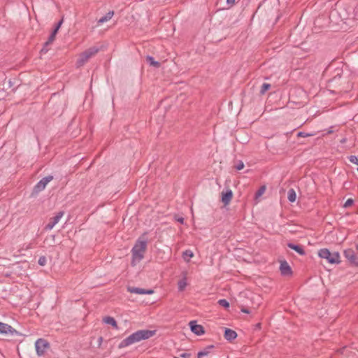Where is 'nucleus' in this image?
<instances>
[{
    "mask_svg": "<svg viewBox=\"0 0 358 358\" xmlns=\"http://www.w3.org/2000/svg\"><path fill=\"white\" fill-rule=\"evenodd\" d=\"M155 333L156 331L155 330H138L123 339L118 345V348L120 349L124 348L143 340L148 339L152 337Z\"/></svg>",
    "mask_w": 358,
    "mask_h": 358,
    "instance_id": "f257e3e1",
    "label": "nucleus"
},
{
    "mask_svg": "<svg viewBox=\"0 0 358 358\" xmlns=\"http://www.w3.org/2000/svg\"><path fill=\"white\" fill-rule=\"evenodd\" d=\"M148 240L145 237V234L140 236L136 241L131 249L132 259L131 264L135 266L143 258L147 250Z\"/></svg>",
    "mask_w": 358,
    "mask_h": 358,
    "instance_id": "f03ea898",
    "label": "nucleus"
},
{
    "mask_svg": "<svg viewBox=\"0 0 358 358\" xmlns=\"http://www.w3.org/2000/svg\"><path fill=\"white\" fill-rule=\"evenodd\" d=\"M318 255L322 259H325L330 264H338L340 262V255L337 252H331L327 248L320 249Z\"/></svg>",
    "mask_w": 358,
    "mask_h": 358,
    "instance_id": "7ed1b4c3",
    "label": "nucleus"
},
{
    "mask_svg": "<svg viewBox=\"0 0 358 358\" xmlns=\"http://www.w3.org/2000/svg\"><path fill=\"white\" fill-rule=\"evenodd\" d=\"M35 348L37 355L43 356L46 350L50 348V344L46 340L43 338H38L35 343Z\"/></svg>",
    "mask_w": 358,
    "mask_h": 358,
    "instance_id": "20e7f679",
    "label": "nucleus"
},
{
    "mask_svg": "<svg viewBox=\"0 0 358 358\" xmlns=\"http://www.w3.org/2000/svg\"><path fill=\"white\" fill-rule=\"evenodd\" d=\"M53 180L52 176H48L43 178L37 184L34 186L33 192L36 194H38L43 189H45L46 185Z\"/></svg>",
    "mask_w": 358,
    "mask_h": 358,
    "instance_id": "39448f33",
    "label": "nucleus"
},
{
    "mask_svg": "<svg viewBox=\"0 0 358 358\" xmlns=\"http://www.w3.org/2000/svg\"><path fill=\"white\" fill-rule=\"evenodd\" d=\"M0 334L5 335L9 334L10 336L20 335V333L10 325L1 322H0Z\"/></svg>",
    "mask_w": 358,
    "mask_h": 358,
    "instance_id": "423d86ee",
    "label": "nucleus"
},
{
    "mask_svg": "<svg viewBox=\"0 0 358 358\" xmlns=\"http://www.w3.org/2000/svg\"><path fill=\"white\" fill-rule=\"evenodd\" d=\"M191 331L196 335L201 336L205 333L202 325L198 324L196 321H190L189 323Z\"/></svg>",
    "mask_w": 358,
    "mask_h": 358,
    "instance_id": "0eeeda50",
    "label": "nucleus"
},
{
    "mask_svg": "<svg viewBox=\"0 0 358 358\" xmlns=\"http://www.w3.org/2000/svg\"><path fill=\"white\" fill-rule=\"evenodd\" d=\"M63 215V211L58 212L55 217L50 218V222L45 226V229L51 230L52 229H53V227L59 222Z\"/></svg>",
    "mask_w": 358,
    "mask_h": 358,
    "instance_id": "6e6552de",
    "label": "nucleus"
},
{
    "mask_svg": "<svg viewBox=\"0 0 358 358\" xmlns=\"http://www.w3.org/2000/svg\"><path fill=\"white\" fill-rule=\"evenodd\" d=\"M280 271L281 274L284 276H290L292 274V268L286 261L280 262Z\"/></svg>",
    "mask_w": 358,
    "mask_h": 358,
    "instance_id": "1a4fd4ad",
    "label": "nucleus"
},
{
    "mask_svg": "<svg viewBox=\"0 0 358 358\" xmlns=\"http://www.w3.org/2000/svg\"><path fill=\"white\" fill-rule=\"evenodd\" d=\"M127 291L130 293H134L136 294H151L154 292L153 290L152 289H145L134 287H128Z\"/></svg>",
    "mask_w": 358,
    "mask_h": 358,
    "instance_id": "9d476101",
    "label": "nucleus"
},
{
    "mask_svg": "<svg viewBox=\"0 0 358 358\" xmlns=\"http://www.w3.org/2000/svg\"><path fill=\"white\" fill-rule=\"evenodd\" d=\"M233 197V192L230 189H227L225 192H222L221 201L224 206L228 205Z\"/></svg>",
    "mask_w": 358,
    "mask_h": 358,
    "instance_id": "9b49d317",
    "label": "nucleus"
},
{
    "mask_svg": "<svg viewBox=\"0 0 358 358\" xmlns=\"http://www.w3.org/2000/svg\"><path fill=\"white\" fill-rule=\"evenodd\" d=\"M224 336L226 340L231 341L237 337V334L232 329L225 328Z\"/></svg>",
    "mask_w": 358,
    "mask_h": 358,
    "instance_id": "f8f14e48",
    "label": "nucleus"
},
{
    "mask_svg": "<svg viewBox=\"0 0 358 358\" xmlns=\"http://www.w3.org/2000/svg\"><path fill=\"white\" fill-rule=\"evenodd\" d=\"M344 256L350 263L354 262L355 259H358V257L352 249L345 250L344 251Z\"/></svg>",
    "mask_w": 358,
    "mask_h": 358,
    "instance_id": "ddd939ff",
    "label": "nucleus"
},
{
    "mask_svg": "<svg viewBox=\"0 0 358 358\" xmlns=\"http://www.w3.org/2000/svg\"><path fill=\"white\" fill-rule=\"evenodd\" d=\"M287 247L290 249L295 250L298 254L301 255H304L306 254V252L303 250V247L299 245H295L292 243H288Z\"/></svg>",
    "mask_w": 358,
    "mask_h": 358,
    "instance_id": "4468645a",
    "label": "nucleus"
},
{
    "mask_svg": "<svg viewBox=\"0 0 358 358\" xmlns=\"http://www.w3.org/2000/svg\"><path fill=\"white\" fill-rule=\"evenodd\" d=\"M214 348V345H208L206 348H204L203 350L200 351L197 354L198 358H201L203 357L207 356L210 354V350Z\"/></svg>",
    "mask_w": 358,
    "mask_h": 358,
    "instance_id": "2eb2a0df",
    "label": "nucleus"
},
{
    "mask_svg": "<svg viewBox=\"0 0 358 358\" xmlns=\"http://www.w3.org/2000/svg\"><path fill=\"white\" fill-rule=\"evenodd\" d=\"M87 56L84 54V52L81 53L79 58L76 62V65L78 67L83 66L88 61Z\"/></svg>",
    "mask_w": 358,
    "mask_h": 358,
    "instance_id": "dca6fc26",
    "label": "nucleus"
},
{
    "mask_svg": "<svg viewBox=\"0 0 358 358\" xmlns=\"http://www.w3.org/2000/svg\"><path fill=\"white\" fill-rule=\"evenodd\" d=\"M99 49L96 47H92L90 48L85 51H84V54H85L86 56H87L88 59L91 58L92 56L95 55L98 52Z\"/></svg>",
    "mask_w": 358,
    "mask_h": 358,
    "instance_id": "f3484780",
    "label": "nucleus"
},
{
    "mask_svg": "<svg viewBox=\"0 0 358 358\" xmlns=\"http://www.w3.org/2000/svg\"><path fill=\"white\" fill-rule=\"evenodd\" d=\"M113 15H114V12L113 11L108 12L104 16H103L102 17H101L99 20L98 24H103L104 22H108V20H110L112 18Z\"/></svg>",
    "mask_w": 358,
    "mask_h": 358,
    "instance_id": "a211bd4d",
    "label": "nucleus"
},
{
    "mask_svg": "<svg viewBox=\"0 0 358 358\" xmlns=\"http://www.w3.org/2000/svg\"><path fill=\"white\" fill-rule=\"evenodd\" d=\"M103 321L107 324H110L115 329H118L117 322L115 321V320L113 317L108 316V317H104Z\"/></svg>",
    "mask_w": 358,
    "mask_h": 358,
    "instance_id": "6ab92c4d",
    "label": "nucleus"
},
{
    "mask_svg": "<svg viewBox=\"0 0 358 358\" xmlns=\"http://www.w3.org/2000/svg\"><path fill=\"white\" fill-rule=\"evenodd\" d=\"M146 61L150 64V66L156 68H159L160 66V63L157 61H155L154 57L152 56H147Z\"/></svg>",
    "mask_w": 358,
    "mask_h": 358,
    "instance_id": "aec40b11",
    "label": "nucleus"
},
{
    "mask_svg": "<svg viewBox=\"0 0 358 358\" xmlns=\"http://www.w3.org/2000/svg\"><path fill=\"white\" fill-rule=\"evenodd\" d=\"M287 199L290 202H294L296 199V194L293 189H290L287 192Z\"/></svg>",
    "mask_w": 358,
    "mask_h": 358,
    "instance_id": "412c9836",
    "label": "nucleus"
},
{
    "mask_svg": "<svg viewBox=\"0 0 358 358\" xmlns=\"http://www.w3.org/2000/svg\"><path fill=\"white\" fill-rule=\"evenodd\" d=\"M194 257V253L190 250H186L182 252V257L185 261L189 262L190 258Z\"/></svg>",
    "mask_w": 358,
    "mask_h": 358,
    "instance_id": "4be33fe9",
    "label": "nucleus"
},
{
    "mask_svg": "<svg viewBox=\"0 0 358 358\" xmlns=\"http://www.w3.org/2000/svg\"><path fill=\"white\" fill-rule=\"evenodd\" d=\"M57 29H54L52 34L50 35L48 41L45 42V45L51 44L55 39L56 34H57Z\"/></svg>",
    "mask_w": 358,
    "mask_h": 358,
    "instance_id": "5701e85b",
    "label": "nucleus"
},
{
    "mask_svg": "<svg viewBox=\"0 0 358 358\" xmlns=\"http://www.w3.org/2000/svg\"><path fill=\"white\" fill-rule=\"evenodd\" d=\"M265 190L266 187L264 186L259 187V189L255 193V199L257 201L258 199L265 192Z\"/></svg>",
    "mask_w": 358,
    "mask_h": 358,
    "instance_id": "b1692460",
    "label": "nucleus"
},
{
    "mask_svg": "<svg viewBox=\"0 0 358 358\" xmlns=\"http://www.w3.org/2000/svg\"><path fill=\"white\" fill-rule=\"evenodd\" d=\"M178 289L179 291H183L185 288V287L187 286V282H186V280L185 278L179 280L178 283Z\"/></svg>",
    "mask_w": 358,
    "mask_h": 358,
    "instance_id": "393cba45",
    "label": "nucleus"
},
{
    "mask_svg": "<svg viewBox=\"0 0 358 358\" xmlns=\"http://www.w3.org/2000/svg\"><path fill=\"white\" fill-rule=\"evenodd\" d=\"M271 88V85L268 84V83H263L262 87H261V90H260V93L262 94H265L269 89Z\"/></svg>",
    "mask_w": 358,
    "mask_h": 358,
    "instance_id": "a878e982",
    "label": "nucleus"
},
{
    "mask_svg": "<svg viewBox=\"0 0 358 358\" xmlns=\"http://www.w3.org/2000/svg\"><path fill=\"white\" fill-rule=\"evenodd\" d=\"M219 305L221 306H223L224 308H229V303L226 299H220L218 301Z\"/></svg>",
    "mask_w": 358,
    "mask_h": 358,
    "instance_id": "bb28decb",
    "label": "nucleus"
},
{
    "mask_svg": "<svg viewBox=\"0 0 358 358\" xmlns=\"http://www.w3.org/2000/svg\"><path fill=\"white\" fill-rule=\"evenodd\" d=\"M348 159L351 163L358 165V159L356 156L350 155L348 157Z\"/></svg>",
    "mask_w": 358,
    "mask_h": 358,
    "instance_id": "cd10ccee",
    "label": "nucleus"
},
{
    "mask_svg": "<svg viewBox=\"0 0 358 358\" xmlns=\"http://www.w3.org/2000/svg\"><path fill=\"white\" fill-rule=\"evenodd\" d=\"M46 257L45 256H41L39 257L38 263L41 266H45L46 264Z\"/></svg>",
    "mask_w": 358,
    "mask_h": 358,
    "instance_id": "c85d7f7f",
    "label": "nucleus"
},
{
    "mask_svg": "<svg viewBox=\"0 0 358 358\" xmlns=\"http://www.w3.org/2000/svg\"><path fill=\"white\" fill-rule=\"evenodd\" d=\"M310 136H312V134H308V133H305V132H303V131H299L297 134V136L303 137V138H306V137Z\"/></svg>",
    "mask_w": 358,
    "mask_h": 358,
    "instance_id": "c756f323",
    "label": "nucleus"
},
{
    "mask_svg": "<svg viewBox=\"0 0 358 358\" xmlns=\"http://www.w3.org/2000/svg\"><path fill=\"white\" fill-rule=\"evenodd\" d=\"M353 202H354L353 199H348L345 201V204H344V207H345V208H348V207H349V206H352V205L353 204Z\"/></svg>",
    "mask_w": 358,
    "mask_h": 358,
    "instance_id": "7c9ffc66",
    "label": "nucleus"
},
{
    "mask_svg": "<svg viewBox=\"0 0 358 358\" xmlns=\"http://www.w3.org/2000/svg\"><path fill=\"white\" fill-rule=\"evenodd\" d=\"M235 168L240 171L242 170L244 168V164L243 162L240 161L235 166Z\"/></svg>",
    "mask_w": 358,
    "mask_h": 358,
    "instance_id": "2f4dec72",
    "label": "nucleus"
},
{
    "mask_svg": "<svg viewBox=\"0 0 358 358\" xmlns=\"http://www.w3.org/2000/svg\"><path fill=\"white\" fill-rule=\"evenodd\" d=\"M236 3V0H227L228 8H231Z\"/></svg>",
    "mask_w": 358,
    "mask_h": 358,
    "instance_id": "473e14b6",
    "label": "nucleus"
},
{
    "mask_svg": "<svg viewBox=\"0 0 358 358\" xmlns=\"http://www.w3.org/2000/svg\"><path fill=\"white\" fill-rule=\"evenodd\" d=\"M180 356L182 358H189L191 357V354L187 353V352H184V353H182Z\"/></svg>",
    "mask_w": 358,
    "mask_h": 358,
    "instance_id": "72a5a7b5",
    "label": "nucleus"
},
{
    "mask_svg": "<svg viewBox=\"0 0 358 358\" xmlns=\"http://www.w3.org/2000/svg\"><path fill=\"white\" fill-rule=\"evenodd\" d=\"M62 23H63V19H62L60 21L58 22V23L57 24V25L54 29H57V31H58V30L59 29Z\"/></svg>",
    "mask_w": 358,
    "mask_h": 358,
    "instance_id": "f704fd0d",
    "label": "nucleus"
},
{
    "mask_svg": "<svg viewBox=\"0 0 358 358\" xmlns=\"http://www.w3.org/2000/svg\"><path fill=\"white\" fill-rule=\"evenodd\" d=\"M177 220H178V222H179L180 223H182V224L184 222V218H182V217H180Z\"/></svg>",
    "mask_w": 358,
    "mask_h": 358,
    "instance_id": "c9c22d12",
    "label": "nucleus"
},
{
    "mask_svg": "<svg viewBox=\"0 0 358 358\" xmlns=\"http://www.w3.org/2000/svg\"><path fill=\"white\" fill-rule=\"evenodd\" d=\"M241 311L245 313H249V310L247 308H242Z\"/></svg>",
    "mask_w": 358,
    "mask_h": 358,
    "instance_id": "e433bc0d",
    "label": "nucleus"
},
{
    "mask_svg": "<svg viewBox=\"0 0 358 358\" xmlns=\"http://www.w3.org/2000/svg\"><path fill=\"white\" fill-rule=\"evenodd\" d=\"M101 341H102V338H101V337H100V338H99V342H101Z\"/></svg>",
    "mask_w": 358,
    "mask_h": 358,
    "instance_id": "4c0bfd02",
    "label": "nucleus"
},
{
    "mask_svg": "<svg viewBox=\"0 0 358 358\" xmlns=\"http://www.w3.org/2000/svg\"><path fill=\"white\" fill-rule=\"evenodd\" d=\"M357 250H358V244L357 245Z\"/></svg>",
    "mask_w": 358,
    "mask_h": 358,
    "instance_id": "58836bf2",
    "label": "nucleus"
},
{
    "mask_svg": "<svg viewBox=\"0 0 358 358\" xmlns=\"http://www.w3.org/2000/svg\"><path fill=\"white\" fill-rule=\"evenodd\" d=\"M357 171H358V167H357Z\"/></svg>",
    "mask_w": 358,
    "mask_h": 358,
    "instance_id": "ea45409f",
    "label": "nucleus"
}]
</instances>
